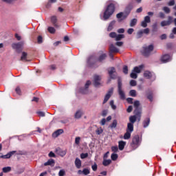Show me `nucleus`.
Masks as SVG:
<instances>
[{
  "label": "nucleus",
  "instance_id": "1",
  "mask_svg": "<svg viewBox=\"0 0 176 176\" xmlns=\"http://www.w3.org/2000/svg\"><path fill=\"white\" fill-rule=\"evenodd\" d=\"M140 100H135L133 102V107L135 110L133 111L134 115L129 117V123L134 124L135 122L141 121V116L142 115V108L140 107Z\"/></svg>",
  "mask_w": 176,
  "mask_h": 176
},
{
  "label": "nucleus",
  "instance_id": "2",
  "mask_svg": "<svg viewBox=\"0 0 176 176\" xmlns=\"http://www.w3.org/2000/svg\"><path fill=\"white\" fill-rule=\"evenodd\" d=\"M115 13V4L110 3L109 4L103 13V20L104 21H107V20H109V19Z\"/></svg>",
  "mask_w": 176,
  "mask_h": 176
},
{
  "label": "nucleus",
  "instance_id": "3",
  "mask_svg": "<svg viewBox=\"0 0 176 176\" xmlns=\"http://www.w3.org/2000/svg\"><path fill=\"white\" fill-rule=\"evenodd\" d=\"M133 3H129L126 8H125V13L124 12H120L118 14H116V17L117 19H119V21H122V20H126V19H127V16H129V14H130V12H131V10H133Z\"/></svg>",
  "mask_w": 176,
  "mask_h": 176
},
{
  "label": "nucleus",
  "instance_id": "4",
  "mask_svg": "<svg viewBox=\"0 0 176 176\" xmlns=\"http://www.w3.org/2000/svg\"><path fill=\"white\" fill-rule=\"evenodd\" d=\"M123 84L122 83V79L118 78V91L120 96V100H126V94L122 89Z\"/></svg>",
  "mask_w": 176,
  "mask_h": 176
},
{
  "label": "nucleus",
  "instance_id": "5",
  "mask_svg": "<svg viewBox=\"0 0 176 176\" xmlns=\"http://www.w3.org/2000/svg\"><path fill=\"white\" fill-rule=\"evenodd\" d=\"M153 49H155V46L153 44L147 46L143 47V50L142 51V54L144 56V57H149L152 52H153Z\"/></svg>",
  "mask_w": 176,
  "mask_h": 176
},
{
  "label": "nucleus",
  "instance_id": "6",
  "mask_svg": "<svg viewBox=\"0 0 176 176\" xmlns=\"http://www.w3.org/2000/svg\"><path fill=\"white\" fill-rule=\"evenodd\" d=\"M141 144V140H140V135H136L132 139V142L131 143V146L133 150L137 149Z\"/></svg>",
  "mask_w": 176,
  "mask_h": 176
},
{
  "label": "nucleus",
  "instance_id": "7",
  "mask_svg": "<svg viewBox=\"0 0 176 176\" xmlns=\"http://www.w3.org/2000/svg\"><path fill=\"white\" fill-rule=\"evenodd\" d=\"M23 46H24V41H21L12 44V49L16 50L17 53H21V50H23Z\"/></svg>",
  "mask_w": 176,
  "mask_h": 176
},
{
  "label": "nucleus",
  "instance_id": "8",
  "mask_svg": "<svg viewBox=\"0 0 176 176\" xmlns=\"http://www.w3.org/2000/svg\"><path fill=\"white\" fill-rule=\"evenodd\" d=\"M90 85H91V81L87 80L85 83V88L80 89V93H81V94H87V93H89V86H90Z\"/></svg>",
  "mask_w": 176,
  "mask_h": 176
},
{
  "label": "nucleus",
  "instance_id": "9",
  "mask_svg": "<svg viewBox=\"0 0 176 176\" xmlns=\"http://www.w3.org/2000/svg\"><path fill=\"white\" fill-rule=\"evenodd\" d=\"M98 59L94 55L90 56L87 59V64L90 65V67H93L96 63H97Z\"/></svg>",
  "mask_w": 176,
  "mask_h": 176
},
{
  "label": "nucleus",
  "instance_id": "10",
  "mask_svg": "<svg viewBox=\"0 0 176 176\" xmlns=\"http://www.w3.org/2000/svg\"><path fill=\"white\" fill-rule=\"evenodd\" d=\"M173 23V16H168V21H162L161 22V27H167V25H171Z\"/></svg>",
  "mask_w": 176,
  "mask_h": 176
},
{
  "label": "nucleus",
  "instance_id": "11",
  "mask_svg": "<svg viewBox=\"0 0 176 176\" xmlns=\"http://www.w3.org/2000/svg\"><path fill=\"white\" fill-rule=\"evenodd\" d=\"M112 94H113V88H111L107 94L105 95L104 96V99L103 100V104H106V102H108V100H109V98H111V96H112Z\"/></svg>",
  "mask_w": 176,
  "mask_h": 176
},
{
  "label": "nucleus",
  "instance_id": "12",
  "mask_svg": "<svg viewBox=\"0 0 176 176\" xmlns=\"http://www.w3.org/2000/svg\"><path fill=\"white\" fill-rule=\"evenodd\" d=\"M100 82H101V76L98 75H95L94 76V85L95 86V87H98V86L101 85Z\"/></svg>",
  "mask_w": 176,
  "mask_h": 176
},
{
  "label": "nucleus",
  "instance_id": "13",
  "mask_svg": "<svg viewBox=\"0 0 176 176\" xmlns=\"http://www.w3.org/2000/svg\"><path fill=\"white\" fill-rule=\"evenodd\" d=\"M108 74L110 76V79H116V69L115 67H111L110 69L108 70Z\"/></svg>",
  "mask_w": 176,
  "mask_h": 176
},
{
  "label": "nucleus",
  "instance_id": "14",
  "mask_svg": "<svg viewBox=\"0 0 176 176\" xmlns=\"http://www.w3.org/2000/svg\"><path fill=\"white\" fill-rule=\"evenodd\" d=\"M148 23H151V17L149 16H146L144 20L142 21L141 25L143 28H146L148 27Z\"/></svg>",
  "mask_w": 176,
  "mask_h": 176
},
{
  "label": "nucleus",
  "instance_id": "15",
  "mask_svg": "<svg viewBox=\"0 0 176 176\" xmlns=\"http://www.w3.org/2000/svg\"><path fill=\"white\" fill-rule=\"evenodd\" d=\"M16 152V151H12L4 155H2V153H0V159H10V157H12V156H13Z\"/></svg>",
  "mask_w": 176,
  "mask_h": 176
},
{
  "label": "nucleus",
  "instance_id": "16",
  "mask_svg": "<svg viewBox=\"0 0 176 176\" xmlns=\"http://www.w3.org/2000/svg\"><path fill=\"white\" fill-rule=\"evenodd\" d=\"M162 63H168L171 61V56L169 54H164L161 58Z\"/></svg>",
  "mask_w": 176,
  "mask_h": 176
},
{
  "label": "nucleus",
  "instance_id": "17",
  "mask_svg": "<svg viewBox=\"0 0 176 176\" xmlns=\"http://www.w3.org/2000/svg\"><path fill=\"white\" fill-rule=\"evenodd\" d=\"M63 133H64V129H58L52 133V137L54 138H57V137H58V135H61Z\"/></svg>",
  "mask_w": 176,
  "mask_h": 176
},
{
  "label": "nucleus",
  "instance_id": "18",
  "mask_svg": "<svg viewBox=\"0 0 176 176\" xmlns=\"http://www.w3.org/2000/svg\"><path fill=\"white\" fill-rule=\"evenodd\" d=\"M51 23H52L53 25L55 26L56 28L60 27L58 23H57V16H53L51 17Z\"/></svg>",
  "mask_w": 176,
  "mask_h": 176
},
{
  "label": "nucleus",
  "instance_id": "19",
  "mask_svg": "<svg viewBox=\"0 0 176 176\" xmlns=\"http://www.w3.org/2000/svg\"><path fill=\"white\" fill-rule=\"evenodd\" d=\"M150 123H151V118H145L142 122L143 127L144 129H146V127H148V126H149Z\"/></svg>",
  "mask_w": 176,
  "mask_h": 176
},
{
  "label": "nucleus",
  "instance_id": "20",
  "mask_svg": "<svg viewBox=\"0 0 176 176\" xmlns=\"http://www.w3.org/2000/svg\"><path fill=\"white\" fill-rule=\"evenodd\" d=\"M109 52L110 53H119V50L113 45V44H111L109 47Z\"/></svg>",
  "mask_w": 176,
  "mask_h": 176
},
{
  "label": "nucleus",
  "instance_id": "21",
  "mask_svg": "<svg viewBox=\"0 0 176 176\" xmlns=\"http://www.w3.org/2000/svg\"><path fill=\"white\" fill-rule=\"evenodd\" d=\"M74 164L76 168H80V167H82V161L80 160V159L77 157L75 160Z\"/></svg>",
  "mask_w": 176,
  "mask_h": 176
},
{
  "label": "nucleus",
  "instance_id": "22",
  "mask_svg": "<svg viewBox=\"0 0 176 176\" xmlns=\"http://www.w3.org/2000/svg\"><path fill=\"white\" fill-rule=\"evenodd\" d=\"M126 131H129L130 133H132L133 131H134V124H131L129 122L127 124Z\"/></svg>",
  "mask_w": 176,
  "mask_h": 176
},
{
  "label": "nucleus",
  "instance_id": "23",
  "mask_svg": "<svg viewBox=\"0 0 176 176\" xmlns=\"http://www.w3.org/2000/svg\"><path fill=\"white\" fill-rule=\"evenodd\" d=\"M124 146H126V142L122 140L118 142V148L120 151H123V149H124Z\"/></svg>",
  "mask_w": 176,
  "mask_h": 176
},
{
  "label": "nucleus",
  "instance_id": "24",
  "mask_svg": "<svg viewBox=\"0 0 176 176\" xmlns=\"http://www.w3.org/2000/svg\"><path fill=\"white\" fill-rule=\"evenodd\" d=\"M82 115H83V112H82V111H80V110H78L74 114V118L75 119H80L82 118Z\"/></svg>",
  "mask_w": 176,
  "mask_h": 176
},
{
  "label": "nucleus",
  "instance_id": "25",
  "mask_svg": "<svg viewBox=\"0 0 176 176\" xmlns=\"http://www.w3.org/2000/svg\"><path fill=\"white\" fill-rule=\"evenodd\" d=\"M144 68L143 65H140L139 67H135L133 68V72H135V74H140L141 69Z\"/></svg>",
  "mask_w": 176,
  "mask_h": 176
},
{
  "label": "nucleus",
  "instance_id": "26",
  "mask_svg": "<svg viewBox=\"0 0 176 176\" xmlns=\"http://www.w3.org/2000/svg\"><path fill=\"white\" fill-rule=\"evenodd\" d=\"M28 56V54H27V52H23L22 56L21 57V61H28V60H27Z\"/></svg>",
  "mask_w": 176,
  "mask_h": 176
},
{
  "label": "nucleus",
  "instance_id": "27",
  "mask_svg": "<svg viewBox=\"0 0 176 176\" xmlns=\"http://www.w3.org/2000/svg\"><path fill=\"white\" fill-rule=\"evenodd\" d=\"M55 162L53 159H50L47 162L44 164V166H54Z\"/></svg>",
  "mask_w": 176,
  "mask_h": 176
},
{
  "label": "nucleus",
  "instance_id": "28",
  "mask_svg": "<svg viewBox=\"0 0 176 176\" xmlns=\"http://www.w3.org/2000/svg\"><path fill=\"white\" fill-rule=\"evenodd\" d=\"M131 138V132L126 131L124 135V140H130Z\"/></svg>",
  "mask_w": 176,
  "mask_h": 176
},
{
  "label": "nucleus",
  "instance_id": "29",
  "mask_svg": "<svg viewBox=\"0 0 176 176\" xmlns=\"http://www.w3.org/2000/svg\"><path fill=\"white\" fill-rule=\"evenodd\" d=\"M106 58H107V54H102L98 58V61H99V63H102V61H104V60H105Z\"/></svg>",
  "mask_w": 176,
  "mask_h": 176
},
{
  "label": "nucleus",
  "instance_id": "30",
  "mask_svg": "<svg viewBox=\"0 0 176 176\" xmlns=\"http://www.w3.org/2000/svg\"><path fill=\"white\" fill-rule=\"evenodd\" d=\"M112 163V160H103L102 164L104 167L109 166Z\"/></svg>",
  "mask_w": 176,
  "mask_h": 176
},
{
  "label": "nucleus",
  "instance_id": "31",
  "mask_svg": "<svg viewBox=\"0 0 176 176\" xmlns=\"http://www.w3.org/2000/svg\"><path fill=\"white\" fill-rule=\"evenodd\" d=\"M118 126V120H113L111 124L109 125L110 129H116Z\"/></svg>",
  "mask_w": 176,
  "mask_h": 176
},
{
  "label": "nucleus",
  "instance_id": "32",
  "mask_svg": "<svg viewBox=\"0 0 176 176\" xmlns=\"http://www.w3.org/2000/svg\"><path fill=\"white\" fill-rule=\"evenodd\" d=\"M144 78H146V79H151L152 78V73L146 71L144 73Z\"/></svg>",
  "mask_w": 176,
  "mask_h": 176
},
{
  "label": "nucleus",
  "instance_id": "33",
  "mask_svg": "<svg viewBox=\"0 0 176 176\" xmlns=\"http://www.w3.org/2000/svg\"><path fill=\"white\" fill-rule=\"evenodd\" d=\"M115 23L116 21H112L109 25V27L107 28V31H112V30H113V25H115Z\"/></svg>",
  "mask_w": 176,
  "mask_h": 176
},
{
  "label": "nucleus",
  "instance_id": "34",
  "mask_svg": "<svg viewBox=\"0 0 176 176\" xmlns=\"http://www.w3.org/2000/svg\"><path fill=\"white\" fill-rule=\"evenodd\" d=\"M147 98L148 100H149L151 102H152V101H153V92L152 91L148 92L147 95Z\"/></svg>",
  "mask_w": 176,
  "mask_h": 176
},
{
  "label": "nucleus",
  "instance_id": "35",
  "mask_svg": "<svg viewBox=\"0 0 176 176\" xmlns=\"http://www.w3.org/2000/svg\"><path fill=\"white\" fill-rule=\"evenodd\" d=\"M129 25L130 27H135V25H137V19H133L131 20Z\"/></svg>",
  "mask_w": 176,
  "mask_h": 176
},
{
  "label": "nucleus",
  "instance_id": "36",
  "mask_svg": "<svg viewBox=\"0 0 176 176\" xmlns=\"http://www.w3.org/2000/svg\"><path fill=\"white\" fill-rule=\"evenodd\" d=\"M58 153L59 156H61V157H64V156H65V155H67V151H63V150H59L58 151Z\"/></svg>",
  "mask_w": 176,
  "mask_h": 176
},
{
  "label": "nucleus",
  "instance_id": "37",
  "mask_svg": "<svg viewBox=\"0 0 176 176\" xmlns=\"http://www.w3.org/2000/svg\"><path fill=\"white\" fill-rule=\"evenodd\" d=\"M129 94L131 97H137V91H135V89H131L129 91Z\"/></svg>",
  "mask_w": 176,
  "mask_h": 176
},
{
  "label": "nucleus",
  "instance_id": "38",
  "mask_svg": "<svg viewBox=\"0 0 176 176\" xmlns=\"http://www.w3.org/2000/svg\"><path fill=\"white\" fill-rule=\"evenodd\" d=\"M3 173H10L12 171V168L10 166H7L3 168Z\"/></svg>",
  "mask_w": 176,
  "mask_h": 176
},
{
  "label": "nucleus",
  "instance_id": "39",
  "mask_svg": "<svg viewBox=\"0 0 176 176\" xmlns=\"http://www.w3.org/2000/svg\"><path fill=\"white\" fill-rule=\"evenodd\" d=\"M118 155L116 153H112L111 155V160L113 162L118 160Z\"/></svg>",
  "mask_w": 176,
  "mask_h": 176
},
{
  "label": "nucleus",
  "instance_id": "40",
  "mask_svg": "<svg viewBox=\"0 0 176 176\" xmlns=\"http://www.w3.org/2000/svg\"><path fill=\"white\" fill-rule=\"evenodd\" d=\"M47 30L50 34L56 33V29L53 27H48Z\"/></svg>",
  "mask_w": 176,
  "mask_h": 176
},
{
  "label": "nucleus",
  "instance_id": "41",
  "mask_svg": "<svg viewBox=\"0 0 176 176\" xmlns=\"http://www.w3.org/2000/svg\"><path fill=\"white\" fill-rule=\"evenodd\" d=\"M96 133L98 135H100L101 134H102V133H104V129H102V128L100 127L98 128L96 131Z\"/></svg>",
  "mask_w": 176,
  "mask_h": 176
},
{
  "label": "nucleus",
  "instance_id": "42",
  "mask_svg": "<svg viewBox=\"0 0 176 176\" xmlns=\"http://www.w3.org/2000/svg\"><path fill=\"white\" fill-rule=\"evenodd\" d=\"M122 72L125 74V75H127V74H129V67H127V65H124L123 67Z\"/></svg>",
  "mask_w": 176,
  "mask_h": 176
},
{
  "label": "nucleus",
  "instance_id": "43",
  "mask_svg": "<svg viewBox=\"0 0 176 176\" xmlns=\"http://www.w3.org/2000/svg\"><path fill=\"white\" fill-rule=\"evenodd\" d=\"M124 38V34H118L116 36V41H122Z\"/></svg>",
  "mask_w": 176,
  "mask_h": 176
},
{
  "label": "nucleus",
  "instance_id": "44",
  "mask_svg": "<svg viewBox=\"0 0 176 176\" xmlns=\"http://www.w3.org/2000/svg\"><path fill=\"white\" fill-rule=\"evenodd\" d=\"M152 31L153 32H157V23H154L153 25H152Z\"/></svg>",
  "mask_w": 176,
  "mask_h": 176
},
{
  "label": "nucleus",
  "instance_id": "45",
  "mask_svg": "<svg viewBox=\"0 0 176 176\" xmlns=\"http://www.w3.org/2000/svg\"><path fill=\"white\" fill-rule=\"evenodd\" d=\"M144 34V32L142 30H140L137 32V38L140 39V38H142V35Z\"/></svg>",
  "mask_w": 176,
  "mask_h": 176
},
{
  "label": "nucleus",
  "instance_id": "46",
  "mask_svg": "<svg viewBox=\"0 0 176 176\" xmlns=\"http://www.w3.org/2000/svg\"><path fill=\"white\" fill-rule=\"evenodd\" d=\"M82 174H84V175H89V174H90V170L87 168H84L82 170Z\"/></svg>",
  "mask_w": 176,
  "mask_h": 176
},
{
  "label": "nucleus",
  "instance_id": "47",
  "mask_svg": "<svg viewBox=\"0 0 176 176\" xmlns=\"http://www.w3.org/2000/svg\"><path fill=\"white\" fill-rule=\"evenodd\" d=\"M131 78H132V79H137V78H138V76L137 75V73L133 72L131 75H130Z\"/></svg>",
  "mask_w": 176,
  "mask_h": 176
},
{
  "label": "nucleus",
  "instance_id": "48",
  "mask_svg": "<svg viewBox=\"0 0 176 176\" xmlns=\"http://www.w3.org/2000/svg\"><path fill=\"white\" fill-rule=\"evenodd\" d=\"M87 157H89V153H81L80 154V159H86Z\"/></svg>",
  "mask_w": 176,
  "mask_h": 176
},
{
  "label": "nucleus",
  "instance_id": "49",
  "mask_svg": "<svg viewBox=\"0 0 176 176\" xmlns=\"http://www.w3.org/2000/svg\"><path fill=\"white\" fill-rule=\"evenodd\" d=\"M111 151H112V152H114L115 153H116V152H118V151H119V148H118L117 146H111Z\"/></svg>",
  "mask_w": 176,
  "mask_h": 176
},
{
  "label": "nucleus",
  "instance_id": "50",
  "mask_svg": "<svg viewBox=\"0 0 176 176\" xmlns=\"http://www.w3.org/2000/svg\"><path fill=\"white\" fill-rule=\"evenodd\" d=\"M15 91L16 94H19V96H21V89H20V87H16L15 89Z\"/></svg>",
  "mask_w": 176,
  "mask_h": 176
},
{
  "label": "nucleus",
  "instance_id": "51",
  "mask_svg": "<svg viewBox=\"0 0 176 176\" xmlns=\"http://www.w3.org/2000/svg\"><path fill=\"white\" fill-rule=\"evenodd\" d=\"M37 42L38 43L41 44L43 42V38H42V36H38L37 38Z\"/></svg>",
  "mask_w": 176,
  "mask_h": 176
},
{
  "label": "nucleus",
  "instance_id": "52",
  "mask_svg": "<svg viewBox=\"0 0 176 176\" xmlns=\"http://www.w3.org/2000/svg\"><path fill=\"white\" fill-rule=\"evenodd\" d=\"M163 10L164 12H165V13H170V12H171V10H170V8L168 7H164L163 8Z\"/></svg>",
  "mask_w": 176,
  "mask_h": 176
},
{
  "label": "nucleus",
  "instance_id": "53",
  "mask_svg": "<svg viewBox=\"0 0 176 176\" xmlns=\"http://www.w3.org/2000/svg\"><path fill=\"white\" fill-rule=\"evenodd\" d=\"M130 86H137V81H135V80H131L130 81Z\"/></svg>",
  "mask_w": 176,
  "mask_h": 176
},
{
  "label": "nucleus",
  "instance_id": "54",
  "mask_svg": "<svg viewBox=\"0 0 176 176\" xmlns=\"http://www.w3.org/2000/svg\"><path fill=\"white\" fill-rule=\"evenodd\" d=\"M168 6H174L175 5V0H171L168 3Z\"/></svg>",
  "mask_w": 176,
  "mask_h": 176
},
{
  "label": "nucleus",
  "instance_id": "55",
  "mask_svg": "<svg viewBox=\"0 0 176 176\" xmlns=\"http://www.w3.org/2000/svg\"><path fill=\"white\" fill-rule=\"evenodd\" d=\"M80 142V137L76 138H75V144L76 145H79Z\"/></svg>",
  "mask_w": 176,
  "mask_h": 176
},
{
  "label": "nucleus",
  "instance_id": "56",
  "mask_svg": "<svg viewBox=\"0 0 176 176\" xmlns=\"http://www.w3.org/2000/svg\"><path fill=\"white\" fill-rule=\"evenodd\" d=\"M110 105H111L112 109H116V106L114 105V102H113V100H111V101H110Z\"/></svg>",
  "mask_w": 176,
  "mask_h": 176
},
{
  "label": "nucleus",
  "instance_id": "57",
  "mask_svg": "<svg viewBox=\"0 0 176 176\" xmlns=\"http://www.w3.org/2000/svg\"><path fill=\"white\" fill-rule=\"evenodd\" d=\"M102 116H103L104 118H105V116H107V115H108V110H103L102 111Z\"/></svg>",
  "mask_w": 176,
  "mask_h": 176
},
{
  "label": "nucleus",
  "instance_id": "58",
  "mask_svg": "<svg viewBox=\"0 0 176 176\" xmlns=\"http://www.w3.org/2000/svg\"><path fill=\"white\" fill-rule=\"evenodd\" d=\"M91 168L93 171H97V168H98L97 164L95 163L94 165H92Z\"/></svg>",
  "mask_w": 176,
  "mask_h": 176
},
{
  "label": "nucleus",
  "instance_id": "59",
  "mask_svg": "<svg viewBox=\"0 0 176 176\" xmlns=\"http://www.w3.org/2000/svg\"><path fill=\"white\" fill-rule=\"evenodd\" d=\"M59 176H64L65 175V170H60L58 173Z\"/></svg>",
  "mask_w": 176,
  "mask_h": 176
},
{
  "label": "nucleus",
  "instance_id": "60",
  "mask_svg": "<svg viewBox=\"0 0 176 176\" xmlns=\"http://www.w3.org/2000/svg\"><path fill=\"white\" fill-rule=\"evenodd\" d=\"M134 32V29L133 28H129L127 30V34H129V35H131V34H133Z\"/></svg>",
  "mask_w": 176,
  "mask_h": 176
},
{
  "label": "nucleus",
  "instance_id": "61",
  "mask_svg": "<svg viewBox=\"0 0 176 176\" xmlns=\"http://www.w3.org/2000/svg\"><path fill=\"white\" fill-rule=\"evenodd\" d=\"M116 36H117L116 32H111L109 34L110 38H116Z\"/></svg>",
  "mask_w": 176,
  "mask_h": 176
},
{
  "label": "nucleus",
  "instance_id": "62",
  "mask_svg": "<svg viewBox=\"0 0 176 176\" xmlns=\"http://www.w3.org/2000/svg\"><path fill=\"white\" fill-rule=\"evenodd\" d=\"M126 111L128 112V113L133 112V106H129V107L126 109Z\"/></svg>",
  "mask_w": 176,
  "mask_h": 176
},
{
  "label": "nucleus",
  "instance_id": "63",
  "mask_svg": "<svg viewBox=\"0 0 176 176\" xmlns=\"http://www.w3.org/2000/svg\"><path fill=\"white\" fill-rule=\"evenodd\" d=\"M48 156L50 157H56V154H54V153H53V151H50V153L48 154Z\"/></svg>",
  "mask_w": 176,
  "mask_h": 176
},
{
  "label": "nucleus",
  "instance_id": "64",
  "mask_svg": "<svg viewBox=\"0 0 176 176\" xmlns=\"http://www.w3.org/2000/svg\"><path fill=\"white\" fill-rule=\"evenodd\" d=\"M133 99L132 98H126V101H127L128 104H133Z\"/></svg>",
  "mask_w": 176,
  "mask_h": 176
}]
</instances>
